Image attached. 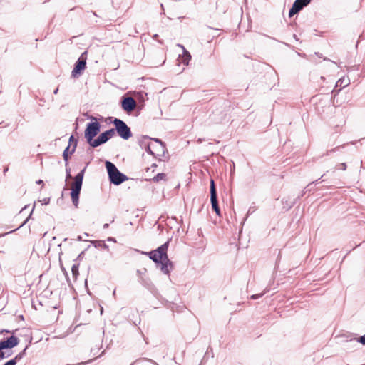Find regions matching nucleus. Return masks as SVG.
Segmentation results:
<instances>
[{"label":"nucleus","instance_id":"24","mask_svg":"<svg viewBox=\"0 0 365 365\" xmlns=\"http://www.w3.org/2000/svg\"><path fill=\"white\" fill-rule=\"evenodd\" d=\"M226 0H218L217 1V9H220L221 6H223L225 4Z\"/></svg>","mask_w":365,"mask_h":365},{"label":"nucleus","instance_id":"8","mask_svg":"<svg viewBox=\"0 0 365 365\" xmlns=\"http://www.w3.org/2000/svg\"><path fill=\"white\" fill-rule=\"evenodd\" d=\"M87 58V52H83L75 63V66L71 72L73 77H76L78 74H81V71L86 68Z\"/></svg>","mask_w":365,"mask_h":365},{"label":"nucleus","instance_id":"23","mask_svg":"<svg viewBox=\"0 0 365 365\" xmlns=\"http://www.w3.org/2000/svg\"><path fill=\"white\" fill-rule=\"evenodd\" d=\"M354 340H356L357 342H359L363 345H365V334L360 336L359 339H354Z\"/></svg>","mask_w":365,"mask_h":365},{"label":"nucleus","instance_id":"19","mask_svg":"<svg viewBox=\"0 0 365 365\" xmlns=\"http://www.w3.org/2000/svg\"><path fill=\"white\" fill-rule=\"evenodd\" d=\"M69 149H70V145H68L66 149L64 150L63 153V160H65L66 162V166L68 165V151H69Z\"/></svg>","mask_w":365,"mask_h":365},{"label":"nucleus","instance_id":"15","mask_svg":"<svg viewBox=\"0 0 365 365\" xmlns=\"http://www.w3.org/2000/svg\"><path fill=\"white\" fill-rule=\"evenodd\" d=\"M27 348L28 346H26L22 351L19 353L14 359H11L10 361H14V365H16V363L19 361L25 356Z\"/></svg>","mask_w":365,"mask_h":365},{"label":"nucleus","instance_id":"31","mask_svg":"<svg viewBox=\"0 0 365 365\" xmlns=\"http://www.w3.org/2000/svg\"><path fill=\"white\" fill-rule=\"evenodd\" d=\"M36 184L43 185V181L42 180H38L36 181Z\"/></svg>","mask_w":365,"mask_h":365},{"label":"nucleus","instance_id":"5","mask_svg":"<svg viewBox=\"0 0 365 365\" xmlns=\"http://www.w3.org/2000/svg\"><path fill=\"white\" fill-rule=\"evenodd\" d=\"M91 120H94L92 123H88L85 130L84 136L86 139L88 143L91 145L92 141L95 139L94 137L97 135V134L100 132L101 125L97 121L96 118L93 116L89 117Z\"/></svg>","mask_w":365,"mask_h":365},{"label":"nucleus","instance_id":"3","mask_svg":"<svg viewBox=\"0 0 365 365\" xmlns=\"http://www.w3.org/2000/svg\"><path fill=\"white\" fill-rule=\"evenodd\" d=\"M105 165L111 183L118 185L128 180V177L120 173L113 163L106 161Z\"/></svg>","mask_w":365,"mask_h":365},{"label":"nucleus","instance_id":"10","mask_svg":"<svg viewBox=\"0 0 365 365\" xmlns=\"http://www.w3.org/2000/svg\"><path fill=\"white\" fill-rule=\"evenodd\" d=\"M19 343V339L14 336H11L7 338L6 340H3L0 341V351H3L6 349H11L17 346Z\"/></svg>","mask_w":365,"mask_h":365},{"label":"nucleus","instance_id":"9","mask_svg":"<svg viewBox=\"0 0 365 365\" xmlns=\"http://www.w3.org/2000/svg\"><path fill=\"white\" fill-rule=\"evenodd\" d=\"M310 3V0H295L289 10V16L291 17L299 12L304 6Z\"/></svg>","mask_w":365,"mask_h":365},{"label":"nucleus","instance_id":"36","mask_svg":"<svg viewBox=\"0 0 365 365\" xmlns=\"http://www.w3.org/2000/svg\"><path fill=\"white\" fill-rule=\"evenodd\" d=\"M58 91V88H56L54 90L53 93L57 94Z\"/></svg>","mask_w":365,"mask_h":365},{"label":"nucleus","instance_id":"12","mask_svg":"<svg viewBox=\"0 0 365 365\" xmlns=\"http://www.w3.org/2000/svg\"><path fill=\"white\" fill-rule=\"evenodd\" d=\"M349 83H350V81L349 78L342 77L336 81L335 88L333 91L339 92L341 90V88H344V87L349 86Z\"/></svg>","mask_w":365,"mask_h":365},{"label":"nucleus","instance_id":"21","mask_svg":"<svg viewBox=\"0 0 365 365\" xmlns=\"http://www.w3.org/2000/svg\"><path fill=\"white\" fill-rule=\"evenodd\" d=\"M115 131H116L115 128H111L108 130L103 132V133H104V135H106V136H107L108 140H109L115 135Z\"/></svg>","mask_w":365,"mask_h":365},{"label":"nucleus","instance_id":"20","mask_svg":"<svg viewBox=\"0 0 365 365\" xmlns=\"http://www.w3.org/2000/svg\"><path fill=\"white\" fill-rule=\"evenodd\" d=\"M166 175L165 173H158L153 178V181L159 182L160 180H165Z\"/></svg>","mask_w":365,"mask_h":365},{"label":"nucleus","instance_id":"38","mask_svg":"<svg viewBox=\"0 0 365 365\" xmlns=\"http://www.w3.org/2000/svg\"><path fill=\"white\" fill-rule=\"evenodd\" d=\"M8 171V168H4V173H6Z\"/></svg>","mask_w":365,"mask_h":365},{"label":"nucleus","instance_id":"26","mask_svg":"<svg viewBox=\"0 0 365 365\" xmlns=\"http://www.w3.org/2000/svg\"><path fill=\"white\" fill-rule=\"evenodd\" d=\"M337 169L345 170L346 169V165L344 163H340L337 165Z\"/></svg>","mask_w":365,"mask_h":365},{"label":"nucleus","instance_id":"18","mask_svg":"<svg viewBox=\"0 0 365 365\" xmlns=\"http://www.w3.org/2000/svg\"><path fill=\"white\" fill-rule=\"evenodd\" d=\"M78 267H79L78 264H74L71 267L72 274H73V278H75V279H76L78 275L79 274Z\"/></svg>","mask_w":365,"mask_h":365},{"label":"nucleus","instance_id":"27","mask_svg":"<svg viewBox=\"0 0 365 365\" xmlns=\"http://www.w3.org/2000/svg\"><path fill=\"white\" fill-rule=\"evenodd\" d=\"M71 178V175L70 174V168H66V178Z\"/></svg>","mask_w":365,"mask_h":365},{"label":"nucleus","instance_id":"6","mask_svg":"<svg viewBox=\"0 0 365 365\" xmlns=\"http://www.w3.org/2000/svg\"><path fill=\"white\" fill-rule=\"evenodd\" d=\"M113 123L115 126L117 133L124 140H128L132 136L130 128L122 120L114 118Z\"/></svg>","mask_w":365,"mask_h":365},{"label":"nucleus","instance_id":"29","mask_svg":"<svg viewBox=\"0 0 365 365\" xmlns=\"http://www.w3.org/2000/svg\"><path fill=\"white\" fill-rule=\"evenodd\" d=\"M32 210H34V208H33ZM32 212H33V210H31V213H30L29 216V217L26 218V220L22 223V225L20 226V227H22L23 225H24L26 224V222L29 220V217H30V216L31 215Z\"/></svg>","mask_w":365,"mask_h":365},{"label":"nucleus","instance_id":"4","mask_svg":"<svg viewBox=\"0 0 365 365\" xmlns=\"http://www.w3.org/2000/svg\"><path fill=\"white\" fill-rule=\"evenodd\" d=\"M86 168V167H85L80 173H78L75 176L74 181L72 183L71 197L72 202L76 207H77L78 205L79 195L82 187L83 179Z\"/></svg>","mask_w":365,"mask_h":365},{"label":"nucleus","instance_id":"37","mask_svg":"<svg viewBox=\"0 0 365 365\" xmlns=\"http://www.w3.org/2000/svg\"><path fill=\"white\" fill-rule=\"evenodd\" d=\"M323 176H324V175H322V177H321L320 178H319L318 180H316V181H315V182H318L319 181V180H321V179L323 178Z\"/></svg>","mask_w":365,"mask_h":365},{"label":"nucleus","instance_id":"30","mask_svg":"<svg viewBox=\"0 0 365 365\" xmlns=\"http://www.w3.org/2000/svg\"><path fill=\"white\" fill-rule=\"evenodd\" d=\"M4 365H14V361H8Z\"/></svg>","mask_w":365,"mask_h":365},{"label":"nucleus","instance_id":"13","mask_svg":"<svg viewBox=\"0 0 365 365\" xmlns=\"http://www.w3.org/2000/svg\"><path fill=\"white\" fill-rule=\"evenodd\" d=\"M108 138L104 135L103 133L99 135V136L95 139L93 141H92V143H91V146L93 148H96L108 141Z\"/></svg>","mask_w":365,"mask_h":365},{"label":"nucleus","instance_id":"7","mask_svg":"<svg viewBox=\"0 0 365 365\" xmlns=\"http://www.w3.org/2000/svg\"><path fill=\"white\" fill-rule=\"evenodd\" d=\"M210 202L212 210L215 212L216 215L220 216V209L218 205L217 190L215 188V182L213 180L210 181Z\"/></svg>","mask_w":365,"mask_h":365},{"label":"nucleus","instance_id":"25","mask_svg":"<svg viewBox=\"0 0 365 365\" xmlns=\"http://www.w3.org/2000/svg\"><path fill=\"white\" fill-rule=\"evenodd\" d=\"M265 292H262L261 294H253L250 297V298L252 299H259V297H262L264 294Z\"/></svg>","mask_w":365,"mask_h":365},{"label":"nucleus","instance_id":"32","mask_svg":"<svg viewBox=\"0 0 365 365\" xmlns=\"http://www.w3.org/2000/svg\"><path fill=\"white\" fill-rule=\"evenodd\" d=\"M48 203H49V199H46V198H45V199L43 200V204L47 205V204H48Z\"/></svg>","mask_w":365,"mask_h":365},{"label":"nucleus","instance_id":"35","mask_svg":"<svg viewBox=\"0 0 365 365\" xmlns=\"http://www.w3.org/2000/svg\"><path fill=\"white\" fill-rule=\"evenodd\" d=\"M108 226H109V225H108V223L104 224V225H103V229H106V228H108Z\"/></svg>","mask_w":365,"mask_h":365},{"label":"nucleus","instance_id":"2","mask_svg":"<svg viewBox=\"0 0 365 365\" xmlns=\"http://www.w3.org/2000/svg\"><path fill=\"white\" fill-rule=\"evenodd\" d=\"M138 144L142 149H144L147 153L154 155L155 153L153 148L157 151L163 150L164 145L160 140L157 138H150L148 135H143L138 139Z\"/></svg>","mask_w":365,"mask_h":365},{"label":"nucleus","instance_id":"28","mask_svg":"<svg viewBox=\"0 0 365 365\" xmlns=\"http://www.w3.org/2000/svg\"><path fill=\"white\" fill-rule=\"evenodd\" d=\"M6 356H5V354L4 351H0V359H5Z\"/></svg>","mask_w":365,"mask_h":365},{"label":"nucleus","instance_id":"41","mask_svg":"<svg viewBox=\"0 0 365 365\" xmlns=\"http://www.w3.org/2000/svg\"><path fill=\"white\" fill-rule=\"evenodd\" d=\"M103 307H101V314H102V313H103Z\"/></svg>","mask_w":365,"mask_h":365},{"label":"nucleus","instance_id":"16","mask_svg":"<svg viewBox=\"0 0 365 365\" xmlns=\"http://www.w3.org/2000/svg\"><path fill=\"white\" fill-rule=\"evenodd\" d=\"M77 142H78L77 140L75 139L73 135H71L70 137L68 145H70V146L73 145L72 150L70 152V155H72L75 152L76 146H77Z\"/></svg>","mask_w":365,"mask_h":365},{"label":"nucleus","instance_id":"17","mask_svg":"<svg viewBox=\"0 0 365 365\" xmlns=\"http://www.w3.org/2000/svg\"><path fill=\"white\" fill-rule=\"evenodd\" d=\"M91 243L96 247H103L104 249H108V246L103 241L93 240V241L91 242Z\"/></svg>","mask_w":365,"mask_h":365},{"label":"nucleus","instance_id":"14","mask_svg":"<svg viewBox=\"0 0 365 365\" xmlns=\"http://www.w3.org/2000/svg\"><path fill=\"white\" fill-rule=\"evenodd\" d=\"M178 46L182 48L183 54L182 56V61L185 65L187 66L189 63V61L191 59V55L190 54V53L187 51L185 50V47L182 45L178 44Z\"/></svg>","mask_w":365,"mask_h":365},{"label":"nucleus","instance_id":"11","mask_svg":"<svg viewBox=\"0 0 365 365\" xmlns=\"http://www.w3.org/2000/svg\"><path fill=\"white\" fill-rule=\"evenodd\" d=\"M137 103L132 97H124L121 101L122 108L127 113H130L136 108Z\"/></svg>","mask_w":365,"mask_h":365},{"label":"nucleus","instance_id":"40","mask_svg":"<svg viewBox=\"0 0 365 365\" xmlns=\"http://www.w3.org/2000/svg\"><path fill=\"white\" fill-rule=\"evenodd\" d=\"M78 240H81V236H78Z\"/></svg>","mask_w":365,"mask_h":365},{"label":"nucleus","instance_id":"39","mask_svg":"<svg viewBox=\"0 0 365 365\" xmlns=\"http://www.w3.org/2000/svg\"><path fill=\"white\" fill-rule=\"evenodd\" d=\"M137 273H138V275H140V274H142V272H141V271H140V270H138V271H137Z\"/></svg>","mask_w":365,"mask_h":365},{"label":"nucleus","instance_id":"1","mask_svg":"<svg viewBox=\"0 0 365 365\" xmlns=\"http://www.w3.org/2000/svg\"><path fill=\"white\" fill-rule=\"evenodd\" d=\"M169 241H167L156 250L148 253L150 259L155 263L160 264V270L165 274H169L173 269V262L168 259L167 251Z\"/></svg>","mask_w":365,"mask_h":365},{"label":"nucleus","instance_id":"34","mask_svg":"<svg viewBox=\"0 0 365 365\" xmlns=\"http://www.w3.org/2000/svg\"><path fill=\"white\" fill-rule=\"evenodd\" d=\"M26 208H27V206H26H26H24V207H23V208L21 209V210L20 211V213L23 212L25 210H26Z\"/></svg>","mask_w":365,"mask_h":365},{"label":"nucleus","instance_id":"22","mask_svg":"<svg viewBox=\"0 0 365 365\" xmlns=\"http://www.w3.org/2000/svg\"><path fill=\"white\" fill-rule=\"evenodd\" d=\"M115 131H116L115 128H111L108 130L103 132V133H104V135H106V136H107L108 140H109L115 135Z\"/></svg>","mask_w":365,"mask_h":365},{"label":"nucleus","instance_id":"33","mask_svg":"<svg viewBox=\"0 0 365 365\" xmlns=\"http://www.w3.org/2000/svg\"><path fill=\"white\" fill-rule=\"evenodd\" d=\"M255 210H252V207H250V209L248 210V212H247V215H250L251 213H252Z\"/></svg>","mask_w":365,"mask_h":365}]
</instances>
